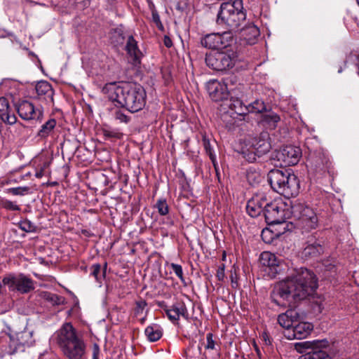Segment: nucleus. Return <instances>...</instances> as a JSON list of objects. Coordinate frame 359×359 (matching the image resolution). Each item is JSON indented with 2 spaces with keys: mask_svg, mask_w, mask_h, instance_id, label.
Masks as SVG:
<instances>
[{
  "mask_svg": "<svg viewBox=\"0 0 359 359\" xmlns=\"http://www.w3.org/2000/svg\"><path fill=\"white\" fill-rule=\"evenodd\" d=\"M317 287L318 279L313 272L300 268L277 284L274 295L290 304H295L312 295Z\"/></svg>",
  "mask_w": 359,
  "mask_h": 359,
  "instance_id": "obj_1",
  "label": "nucleus"
},
{
  "mask_svg": "<svg viewBox=\"0 0 359 359\" xmlns=\"http://www.w3.org/2000/svg\"><path fill=\"white\" fill-rule=\"evenodd\" d=\"M102 91L109 100L131 113L142 110L146 104V92L136 83H109L104 86Z\"/></svg>",
  "mask_w": 359,
  "mask_h": 359,
  "instance_id": "obj_2",
  "label": "nucleus"
},
{
  "mask_svg": "<svg viewBox=\"0 0 359 359\" xmlns=\"http://www.w3.org/2000/svg\"><path fill=\"white\" fill-rule=\"evenodd\" d=\"M51 340L67 359H86V345L70 323H66L52 336Z\"/></svg>",
  "mask_w": 359,
  "mask_h": 359,
  "instance_id": "obj_3",
  "label": "nucleus"
},
{
  "mask_svg": "<svg viewBox=\"0 0 359 359\" xmlns=\"http://www.w3.org/2000/svg\"><path fill=\"white\" fill-rule=\"evenodd\" d=\"M241 0L223 3L217 13L216 23L224 29L236 31L244 23L246 18Z\"/></svg>",
  "mask_w": 359,
  "mask_h": 359,
  "instance_id": "obj_4",
  "label": "nucleus"
},
{
  "mask_svg": "<svg viewBox=\"0 0 359 359\" xmlns=\"http://www.w3.org/2000/svg\"><path fill=\"white\" fill-rule=\"evenodd\" d=\"M271 148L269 134L267 132H262L257 136L248 139L241 153L247 161L254 163L257 158L267 154Z\"/></svg>",
  "mask_w": 359,
  "mask_h": 359,
  "instance_id": "obj_5",
  "label": "nucleus"
},
{
  "mask_svg": "<svg viewBox=\"0 0 359 359\" xmlns=\"http://www.w3.org/2000/svg\"><path fill=\"white\" fill-rule=\"evenodd\" d=\"M34 343L33 332L27 330L15 334L11 332L0 337V348L9 355L24 351L25 346H30Z\"/></svg>",
  "mask_w": 359,
  "mask_h": 359,
  "instance_id": "obj_6",
  "label": "nucleus"
},
{
  "mask_svg": "<svg viewBox=\"0 0 359 359\" xmlns=\"http://www.w3.org/2000/svg\"><path fill=\"white\" fill-rule=\"evenodd\" d=\"M292 215L296 226L303 232L316 229L318 226V218L314 210L302 203L292 206Z\"/></svg>",
  "mask_w": 359,
  "mask_h": 359,
  "instance_id": "obj_7",
  "label": "nucleus"
},
{
  "mask_svg": "<svg viewBox=\"0 0 359 359\" xmlns=\"http://www.w3.org/2000/svg\"><path fill=\"white\" fill-rule=\"evenodd\" d=\"M2 283L10 291L27 294L34 290V281L23 273H9L4 277Z\"/></svg>",
  "mask_w": 359,
  "mask_h": 359,
  "instance_id": "obj_8",
  "label": "nucleus"
},
{
  "mask_svg": "<svg viewBox=\"0 0 359 359\" xmlns=\"http://www.w3.org/2000/svg\"><path fill=\"white\" fill-rule=\"evenodd\" d=\"M236 62L233 52L218 51L206 54L205 63L215 71H225L232 68Z\"/></svg>",
  "mask_w": 359,
  "mask_h": 359,
  "instance_id": "obj_9",
  "label": "nucleus"
},
{
  "mask_svg": "<svg viewBox=\"0 0 359 359\" xmlns=\"http://www.w3.org/2000/svg\"><path fill=\"white\" fill-rule=\"evenodd\" d=\"M19 116L25 121H37L41 122L43 117L42 107H36L31 102L22 100L15 103Z\"/></svg>",
  "mask_w": 359,
  "mask_h": 359,
  "instance_id": "obj_10",
  "label": "nucleus"
},
{
  "mask_svg": "<svg viewBox=\"0 0 359 359\" xmlns=\"http://www.w3.org/2000/svg\"><path fill=\"white\" fill-rule=\"evenodd\" d=\"M232 40L230 32H224L222 34L212 33L202 37L201 39V44L202 46L209 49L219 50L230 46Z\"/></svg>",
  "mask_w": 359,
  "mask_h": 359,
  "instance_id": "obj_11",
  "label": "nucleus"
},
{
  "mask_svg": "<svg viewBox=\"0 0 359 359\" xmlns=\"http://www.w3.org/2000/svg\"><path fill=\"white\" fill-rule=\"evenodd\" d=\"M302 156L301 149L292 145H287L276 151L275 158L280 164L290 166L297 164Z\"/></svg>",
  "mask_w": 359,
  "mask_h": 359,
  "instance_id": "obj_12",
  "label": "nucleus"
},
{
  "mask_svg": "<svg viewBox=\"0 0 359 359\" xmlns=\"http://www.w3.org/2000/svg\"><path fill=\"white\" fill-rule=\"evenodd\" d=\"M207 90L210 98L215 102H226L229 96V92L225 85L217 80L210 81L207 83Z\"/></svg>",
  "mask_w": 359,
  "mask_h": 359,
  "instance_id": "obj_13",
  "label": "nucleus"
},
{
  "mask_svg": "<svg viewBox=\"0 0 359 359\" xmlns=\"http://www.w3.org/2000/svg\"><path fill=\"white\" fill-rule=\"evenodd\" d=\"M266 222L269 224H280L284 222V210L276 201H270L264 212Z\"/></svg>",
  "mask_w": 359,
  "mask_h": 359,
  "instance_id": "obj_14",
  "label": "nucleus"
},
{
  "mask_svg": "<svg viewBox=\"0 0 359 359\" xmlns=\"http://www.w3.org/2000/svg\"><path fill=\"white\" fill-rule=\"evenodd\" d=\"M313 329L311 323L308 322H299L293 325L292 329L284 331V336L288 339H302L306 338Z\"/></svg>",
  "mask_w": 359,
  "mask_h": 359,
  "instance_id": "obj_15",
  "label": "nucleus"
},
{
  "mask_svg": "<svg viewBox=\"0 0 359 359\" xmlns=\"http://www.w3.org/2000/svg\"><path fill=\"white\" fill-rule=\"evenodd\" d=\"M313 347H306L305 353L299 359H330L327 353L323 349L327 346V341H315Z\"/></svg>",
  "mask_w": 359,
  "mask_h": 359,
  "instance_id": "obj_16",
  "label": "nucleus"
},
{
  "mask_svg": "<svg viewBox=\"0 0 359 359\" xmlns=\"http://www.w3.org/2000/svg\"><path fill=\"white\" fill-rule=\"evenodd\" d=\"M262 266L269 268V273L272 276L279 273L282 270L283 260L270 252H263L260 255Z\"/></svg>",
  "mask_w": 359,
  "mask_h": 359,
  "instance_id": "obj_17",
  "label": "nucleus"
},
{
  "mask_svg": "<svg viewBox=\"0 0 359 359\" xmlns=\"http://www.w3.org/2000/svg\"><path fill=\"white\" fill-rule=\"evenodd\" d=\"M286 180H284L281 189H285L284 192H279L278 194L283 195L287 198L296 196L299 193V183L297 177L289 171L286 173Z\"/></svg>",
  "mask_w": 359,
  "mask_h": 359,
  "instance_id": "obj_18",
  "label": "nucleus"
},
{
  "mask_svg": "<svg viewBox=\"0 0 359 359\" xmlns=\"http://www.w3.org/2000/svg\"><path fill=\"white\" fill-rule=\"evenodd\" d=\"M125 50L129 59L135 66L140 64L142 53L137 46V41L131 34L127 35Z\"/></svg>",
  "mask_w": 359,
  "mask_h": 359,
  "instance_id": "obj_19",
  "label": "nucleus"
},
{
  "mask_svg": "<svg viewBox=\"0 0 359 359\" xmlns=\"http://www.w3.org/2000/svg\"><path fill=\"white\" fill-rule=\"evenodd\" d=\"M38 99L43 101L46 105H53L54 90L51 84L46 81H41L36 85Z\"/></svg>",
  "mask_w": 359,
  "mask_h": 359,
  "instance_id": "obj_20",
  "label": "nucleus"
},
{
  "mask_svg": "<svg viewBox=\"0 0 359 359\" xmlns=\"http://www.w3.org/2000/svg\"><path fill=\"white\" fill-rule=\"evenodd\" d=\"M287 171V170L273 169L269 172L267 175L268 182L276 192H284L285 189H281V184L283 185L284 180H286L285 175Z\"/></svg>",
  "mask_w": 359,
  "mask_h": 359,
  "instance_id": "obj_21",
  "label": "nucleus"
},
{
  "mask_svg": "<svg viewBox=\"0 0 359 359\" xmlns=\"http://www.w3.org/2000/svg\"><path fill=\"white\" fill-rule=\"evenodd\" d=\"M300 317L301 316L297 309H290L278 316V322L281 327L287 330L292 329L294 324L299 320Z\"/></svg>",
  "mask_w": 359,
  "mask_h": 359,
  "instance_id": "obj_22",
  "label": "nucleus"
},
{
  "mask_svg": "<svg viewBox=\"0 0 359 359\" xmlns=\"http://www.w3.org/2000/svg\"><path fill=\"white\" fill-rule=\"evenodd\" d=\"M168 318L173 323L178 321L180 316L185 319L189 318V313L183 302H177L167 311Z\"/></svg>",
  "mask_w": 359,
  "mask_h": 359,
  "instance_id": "obj_23",
  "label": "nucleus"
},
{
  "mask_svg": "<svg viewBox=\"0 0 359 359\" xmlns=\"http://www.w3.org/2000/svg\"><path fill=\"white\" fill-rule=\"evenodd\" d=\"M11 112L8 100L4 97H0V118L9 125H13L17 121V117Z\"/></svg>",
  "mask_w": 359,
  "mask_h": 359,
  "instance_id": "obj_24",
  "label": "nucleus"
},
{
  "mask_svg": "<svg viewBox=\"0 0 359 359\" xmlns=\"http://www.w3.org/2000/svg\"><path fill=\"white\" fill-rule=\"evenodd\" d=\"M241 98L238 97H234L231 95L229 100H226L224 104L228 106L230 109L238 115L245 116L249 114V109H248V105L243 103Z\"/></svg>",
  "mask_w": 359,
  "mask_h": 359,
  "instance_id": "obj_25",
  "label": "nucleus"
},
{
  "mask_svg": "<svg viewBox=\"0 0 359 359\" xmlns=\"http://www.w3.org/2000/svg\"><path fill=\"white\" fill-rule=\"evenodd\" d=\"M144 334L149 341H156L161 338L163 332L160 325L152 324L146 327Z\"/></svg>",
  "mask_w": 359,
  "mask_h": 359,
  "instance_id": "obj_26",
  "label": "nucleus"
},
{
  "mask_svg": "<svg viewBox=\"0 0 359 359\" xmlns=\"http://www.w3.org/2000/svg\"><path fill=\"white\" fill-rule=\"evenodd\" d=\"M246 179L250 185L255 186L262 181L263 176L259 170L253 167H250L246 172Z\"/></svg>",
  "mask_w": 359,
  "mask_h": 359,
  "instance_id": "obj_27",
  "label": "nucleus"
},
{
  "mask_svg": "<svg viewBox=\"0 0 359 359\" xmlns=\"http://www.w3.org/2000/svg\"><path fill=\"white\" fill-rule=\"evenodd\" d=\"M323 251V248L320 243L314 242L313 243H308L303 250V255L305 257H317L320 255Z\"/></svg>",
  "mask_w": 359,
  "mask_h": 359,
  "instance_id": "obj_28",
  "label": "nucleus"
},
{
  "mask_svg": "<svg viewBox=\"0 0 359 359\" xmlns=\"http://www.w3.org/2000/svg\"><path fill=\"white\" fill-rule=\"evenodd\" d=\"M280 121V116L273 111L264 114L262 118L263 124L271 129L275 128Z\"/></svg>",
  "mask_w": 359,
  "mask_h": 359,
  "instance_id": "obj_29",
  "label": "nucleus"
},
{
  "mask_svg": "<svg viewBox=\"0 0 359 359\" xmlns=\"http://www.w3.org/2000/svg\"><path fill=\"white\" fill-rule=\"evenodd\" d=\"M56 126V121L55 118H50L43 123L41 129L38 131L37 136L41 138L47 137L53 130Z\"/></svg>",
  "mask_w": 359,
  "mask_h": 359,
  "instance_id": "obj_30",
  "label": "nucleus"
},
{
  "mask_svg": "<svg viewBox=\"0 0 359 359\" xmlns=\"http://www.w3.org/2000/svg\"><path fill=\"white\" fill-rule=\"evenodd\" d=\"M111 39L116 46H120L126 41L127 36L121 28H116L111 32Z\"/></svg>",
  "mask_w": 359,
  "mask_h": 359,
  "instance_id": "obj_31",
  "label": "nucleus"
},
{
  "mask_svg": "<svg viewBox=\"0 0 359 359\" xmlns=\"http://www.w3.org/2000/svg\"><path fill=\"white\" fill-rule=\"evenodd\" d=\"M106 267L107 264H105L102 273H101V265L99 264H93L92 266L90 267V274L95 278L97 282H98L99 283H102V280L105 276Z\"/></svg>",
  "mask_w": 359,
  "mask_h": 359,
  "instance_id": "obj_32",
  "label": "nucleus"
},
{
  "mask_svg": "<svg viewBox=\"0 0 359 359\" xmlns=\"http://www.w3.org/2000/svg\"><path fill=\"white\" fill-rule=\"evenodd\" d=\"M246 211L252 217H256L262 212L257 205V201H251L250 199L247 203Z\"/></svg>",
  "mask_w": 359,
  "mask_h": 359,
  "instance_id": "obj_33",
  "label": "nucleus"
},
{
  "mask_svg": "<svg viewBox=\"0 0 359 359\" xmlns=\"http://www.w3.org/2000/svg\"><path fill=\"white\" fill-rule=\"evenodd\" d=\"M203 144L205 150L206 154L209 156L215 168H217V161L216 156L214 154L212 147L210 145L209 140L206 137H203Z\"/></svg>",
  "mask_w": 359,
  "mask_h": 359,
  "instance_id": "obj_34",
  "label": "nucleus"
},
{
  "mask_svg": "<svg viewBox=\"0 0 359 359\" xmlns=\"http://www.w3.org/2000/svg\"><path fill=\"white\" fill-rule=\"evenodd\" d=\"M154 208L157 209L158 212L161 216H165L169 213V206L166 199L159 198L157 200Z\"/></svg>",
  "mask_w": 359,
  "mask_h": 359,
  "instance_id": "obj_35",
  "label": "nucleus"
},
{
  "mask_svg": "<svg viewBox=\"0 0 359 359\" xmlns=\"http://www.w3.org/2000/svg\"><path fill=\"white\" fill-rule=\"evenodd\" d=\"M248 109H249V113H262L266 110V106L263 101L256 100L248 104Z\"/></svg>",
  "mask_w": 359,
  "mask_h": 359,
  "instance_id": "obj_36",
  "label": "nucleus"
},
{
  "mask_svg": "<svg viewBox=\"0 0 359 359\" xmlns=\"http://www.w3.org/2000/svg\"><path fill=\"white\" fill-rule=\"evenodd\" d=\"M250 200L257 201V205L262 212H264V209L266 208L270 202L264 194H256Z\"/></svg>",
  "mask_w": 359,
  "mask_h": 359,
  "instance_id": "obj_37",
  "label": "nucleus"
},
{
  "mask_svg": "<svg viewBox=\"0 0 359 359\" xmlns=\"http://www.w3.org/2000/svg\"><path fill=\"white\" fill-rule=\"evenodd\" d=\"M44 298L53 305H61L65 303V298L56 294L46 292L44 294Z\"/></svg>",
  "mask_w": 359,
  "mask_h": 359,
  "instance_id": "obj_38",
  "label": "nucleus"
},
{
  "mask_svg": "<svg viewBox=\"0 0 359 359\" xmlns=\"http://www.w3.org/2000/svg\"><path fill=\"white\" fill-rule=\"evenodd\" d=\"M222 83L223 85H225L228 91L230 90V88H233L238 85V83H240L237 76L233 74L224 78Z\"/></svg>",
  "mask_w": 359,
  "mask_h": 359,
  "instance_id": "obj_39",
  "label": "nucleus"
},
{
  "mask_svg": "<svg viewBox=\"0 0 359 359\" xmlns=\"http://www.w3.org/2000/svg\"><path fill=\"white\" fill-rule=\"evenodd\" d=\"M245 86L241 83H238L235 87L230 88L229 96L233 95L234 97H243L245 91Z\"/></svg>",
  "mask_w": 359,
  "mask_h": 359,
  "instance_id": "obj_40",
  "label": "nucleus"
},
{
  "mask_svg": "<svg viewBox=\"0 0 359 359\" xmlns=\"http://www.w3.org/2000/svg\"><path fill=\"white\" fill-rule=\"evenodd\" d=\"M19 227L21 230L25 232H35L36 231V226L28 219H25L19 223Z\"/></svg>",
  "mask_w": 359,
  "mask_h": 359,
  "instance_id": "obj_41",
  "label": "nucleus"
},
{
  "mask_svg": "<svg viewBox=\"0 0 359 359\" xmlns=\"http://www.w3.org/2000/svg\"><path fill=\"white\" fill-rule=\"evenodd\" d=\"M243 36L250 34L249 40L252 39H256L259 35V29L254 25H250L243 29Z\"/></svg>",
  "mask_w": 359,
  "mask_h": 359,
  "instance_id": "obj_42",
  "label": "nucleus"
},
{
  "mask_svg": "<svg viewBox=\"0 0 359 359\" xmlns=\"http://www.w3.org/2000/svg\"><path fill=\"white\" fill-rule=\"evenodd\" d=\"M30 189L28 187H18L7 189V193L14 196H24L27 194Z\"/></svg>",
  "mask_w": 359,
  "mask_h": 359,
  "instance_id": "obj_43",
  "label": "nucleus"
},
{
  "mask_svg": "<svg viewBox=\"0 0 359 359\" xmlns=\"http://www.w3.org/2000/svg\"><path fill=\"white\" fill-rule=\"evenodd\" d=\"M147 305V304L145 300L141 299L140 301H137L134 309L135 316H138L142 315Z\"/></svg>",
  "mask_w": 359,
  "mask_h": 359,
  "instance_id": "obj_44",
  "label": "nucleus"
},
{
  "mask_svg": "<svg viewBox=\"0 0 359 359\" xmlns=\"http://www.w3.org/2000/svg\"><path fill=\"white\" fill-rule=\"evenodd\" d=\"M1 205L4 208L8 210L12 211H19L20 208L19 205L15 204L14 202L8 201V200H3L1 201Z\"/></svg>",
  "mask_w": 359,
  "mask_h": 359,
  "instance_id": "obj_45",
  "label": "nucleus"
},
{
  "mask_svg": "<svg viewBox=\"0 0 359 359\" xmlns=\"http://www.w3.org/2000/svg\"><path fill=\"white\" fill-rule=\"evenodd\" d=\"M170 267L172 269L173 272L175 273V275L181 280V281L183 282L184 276L182 266L177 264L172 263L170 264Z\"/></svg>",
  "mask_w": 359,
  "mask_h": 359,
  "instance_id": "obj_46",
  "label": "nucleus"
},
{
  "mask_svg": "<svg viewBox=\"0 0 359 359\" xmlns=\"http://www.w3.org/2000/svg\"><path fill=\"white\" fill-rule=\"evenodd\" d=\"M207 344L205 345L206 349H215V341L213 340V334L211 332H209L206 334Z\"/></svg>",
  "mask_w": 359,
  "mask_h": 359,
  "instance_id": "obj_47",
  "label": "nucleus"
},
{
  "mask_svg": "<svg viewBox=\"0 0 359 359\" xmlns=\"http://www.w3.org/2000/svg\"><path fill=\"white\" fill-rule=\"evenodd\" d=\"M114 118L121 123H127L128 121V116L120 110H116L115 111Z\"/></svg>",
  "mask_w": 359,
  "mask_h": 359,
  "instance_id": "obj_48",
  "label": "nucleus"
},
{
  "mask_svg": "<svg viewBox=\"0 0 359 359\" xmlns=\"http://www.w3.org/2000/svg\"><path fill=\"white\" fill-rule=\"evenodd\" d=\"M224 269L225 266L224 264H222L221 266L218 267L217 270L216 276L217 279L220 281L223 280L225 277Z\"/></svg>",
  "mask_w": 359,
  "mask_h": 359,
  "instance_id": "obj_49",
  "label": "nucleus"
},
{
  "mask_svg": "<svg viewBox=\"0 0 359 359\" xmlns=\"http://www.w3.org/2000/svg\"><path fill=\"white\" fill-rule=\"evenodd\" d=\"M152 20L158 28L163 29V25L161 22L159 15L156 11H152Z\"/></svg>",
  "mask_w": 359,
  "mask_h": 359,
  "instance_id": "obj_50",
  "label": "nucleus"
},
{
  "mask_svg": "<svg viewBox=\"0 0 359 359\" xmlns=\"http://www.w3.org/2000/svg\"><path fill=\"white\" fill-rule=\"evenodd\" d=\"M100 349L97 344H95L93 346V359H100L99 355Z\"/></svg>",
  "mask_w": 359,
  "mask_h": 359,
  "instance_id": "obj_51",
  "label": "nucleus"
},
{
  "mask_svg": "<svg viewBox=\"0 0 359 359\" xmlns=\"http://www.w3.org/2000/svg\"><path fill=\"white\" fill-rule=\"evenodd\" d=\"M104 135L105 137H116V138L119 137V133H118L116 132H114V131H110V130H104Z\"/></svg>",
  "mask_w": 359,
  "mask_h": 359,
  "instance_id": "obj_52",
  "label": "nucleus"
},
{
  "mask_svg": "<svg viewBox=\"0 0 359 359\" xmlns=\"http://www.w3.org/2000/svg\"><path fill=\"white\" fill-rule=\"evenodd\" d=\"M156 304H157L158 306L160 307L161 309H162L165 311V313L167 314V311L169 310V307L167 306L165 302L163 301L157 302Z\"/></svg>",
  "mask_w": 359,
  "mask_h": 359,
  "instance_id": "obj_53",
  "label": "nucleus"
},
{
  "mask_svg": "<svg viewBox=\"0 0 359 359\" xmlns=\"http://www.w3.org/2000/svg\"><path fill=\"white\" fill-rule=\"evenodd\" d=\"M163 43H164V45L167 47V48H170L172 46V40L168 36H164V39H163Z\"/></svg>",
  "mask_w": 359,
  "mask_h": 359,
  "instance_id": "obj_54",
  "label": "nucleus"
},
{
  "mask_svg": "<svg viewBox=\"0 0 359 359\" xmlns=\"http://www.w3.org/2000/svg\"><path fill=\"white\" fill-rule=\"evenodd\" d=\"M324 161H322V163L320 164V163H318V160H316V165H315L316 168H319L320 170L323 169V168L325 167V165L328 163V160L326 159L325 158Z\"/></svg>",
  "mask_w": 359,
  "mask_h": 359,
  "instance_id": "obj_55",
  "label": "nucleus"
},
{
  "mask_svg": "<svg viewBox=\"0 0 359 359\" xmlns=\"http://www.w3.org/2000/svg\"><path fill=\"white\" fill-rule=\"evenodd\" d=\"M231 279L232 287L236 288L238 287V283H237L236 278H234L233 276H231Z\"/></svg>",
  "mask_w": 359,
  "mask_h": 359,
  "instance_id": "obj_56",
  "label": "nucleus"
},
{
  "mask_svg": "<svg viewBox=\"0 0 359 359\" xmlns=\"http://www.w3.org/2000/svg\"><path fill=\"white\" fill-rule=\"evenodd\" d=\"M308 342H302V343H299V344H296V348L300 351V352H302V351L299 348H302V347H304L306 344H307Z\"/></svg>",
  "mask_w": 359,
  "mask_h": 359,
  "instance_id": "obj_57",
  "label": "nucleus"
},
{
  "mask_svg": "<svg viewBox=\"0 0 359 359\" xmlns=\"http://www.w3.org/2000/svg\"><path fill=\"white\" fill-rule=\"evenodd\" d=\"M145 319H146V317H145V316H144V317H143V318H142L140 320V323H141L142 324H144V321H145Z\"/></svg>",
  "mask_w": 359,
  "mask_h": 359,
  "instance_id": "obj_58",
  "label": "nucleus"
},
{
  "mask_svg": "<svg viewBox=\"0 0 359 359\" xmlns=\"http://www.w3.org/2000/svg\"><path fill=\"white\" fill-rule=\"evenodd\" d=\"M36 176L37 177H41L42 176V174H41V172H37V173L36 174Z\"/></svg>",
  "mask_w": 359,
  "mask_h": 359,
  "instance_id": "obj_59",
  "label": "nucleus"
},
{
  "mask_svg": "<svg viewBox=\"0 0 359 359\" xmlns=\"http://www.w3.org/2000/svg\"><path fill=\"white\" fill-rule=\"evenodd\" d=\"M273 301H274V302H275V303H276L278 305H279V304H280V302H278V301L277 299H274V300H273Z\"/></svg>",
  "mask_w": 359,
  "mask_h": 359,
  "instance_id": "obj_60",
  "label": "nucleus"
},
{
  "mask_svg": "<svg viewBox=\"0 0 359 359\" xmlns=\"http://www.w3.org/2000/svg\"><path fill=\"white\" fill-rule=\"evenodd\" d=\"M341 72H342V69H341V68H340V69L338 70V72H339V73H341Z\"/></svg>",
  "mask_w": 359,
  "mask_h": 359,
  "instance_id": "obj_61",
  "label": "nucleus"
},
{
  "mask_svg": "<svg viewBox=\"0 0 359 359\" xmlns=\"http://www.w3.org/2000/svg\"><path fill=\"white\" fill-rule=\"evenodd\" d=\"M265 233H266V231H265L264 230H263V231H262V236H263Z\"/></svg>",
  "mask_w": 359,
  "mask_h": 359,
  "instance_id": "obj_62",
  "label": "nucleus"
},
{
  "mask_svg": "<svg viewBox=\"0 0 359 359\" xmlns=\"http://www.w3.org/2000/svg\"><path fill=\"white\" fill-rule=\"evenodd\" d=\"M198 350H199V351H201V348L198 347Z\"/></svg>",
  "mask_w": 359,
  "mask_h": 359,
  "instance_id": "obj_63",
  "label": "nucleus"
}]
</instances>
